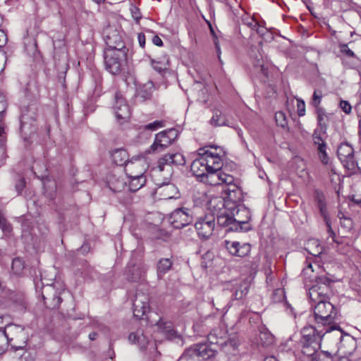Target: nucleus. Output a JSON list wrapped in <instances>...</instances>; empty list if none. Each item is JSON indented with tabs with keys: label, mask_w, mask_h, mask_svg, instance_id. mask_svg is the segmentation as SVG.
Here are the masks:
<instances>
[{
	"label": "nucleus",
	"mask_w": 361,
	"mask_h": 361,
	"mask_svg": "<svg viewBox=\"0 0 361 361\" xmlns=\"http://www.w3.org/2000/svg\"><path fill=\"white\" fill-rule=\"evenodd\" d=\"M318 324L314 326L319 339L327 343L329 347L335 346L338 351L343 354H350L355 348V341L349 334H344L340 327L336 325L326 324L329 317H314Z\"/></svg>",
	"instance_id": "f257e3e1"
},
{
	"label": "nucleus",
	"mask_w": 361,
	"mask_h": 361,
	"mask_svg": "<svg viewBox=\"0 0 361 361\" xmlns=\"http://www.w3.org/2000/svg\"><path fill=\"white\" fill-rule=\"evenodd\" d=\"M184 155L178 151H170L161 157L157 163V169L159 172L166 171L168 176L164 178V182L157 183L160 188V193L164 199H173L178 197V190L177 187L169 183L170 178L173 173L172 166H184L185 164Z\"/></svg>",
	"instance_id": "f03ea898"
},
{
	"label": "nucleus",
	"mask_w": 361,
	"mask_h": 361,
	"mask_svg": "<svg viewBox=\"0 0 361 361\" xmlns=\"http://www.w3.org/2000/svg\"><path fill=\"white\" fill-rule=\"evenodd\" d=\"M250 219V211L243 204L234 207L233 210H222L216 216L217 224L228 228L230 231L246 232L251 230Z\"/></svg>",
	"instance_id": "7ed1b4c3"
},
{
	"label": "nucleus",
	"mask_w": 361,
	"mask_h": 361,
	"mask_svg": "<svg viewBox=\"0 0 361 361\" xmlns=\"http://www.w3.org/2000/svg\"><path fill=\"white\" fill-rule=\"evenodd\" d=\"M135 160V162L127 164L125 168L126 173L129 178L128 190L133 192L142 188L147 182L142 161L139 159Z\"/></svg>",
	"instance_id": "20e7f679"
},
{
	"label": "nucleus",
	"mask_w": 361,
	"mask_h": 361,
	"mask_svg": "<svg viewBox=\"0 0 361 361\" xmlns=\"http://www.w3.org/2000/svg\"><path fill=\"white\" fill-rule=\"evenodd\" d=\"M215 353L207 343H199L186 348L178 361H213Z\"/></svg>",
	"instance_id": "39448f33"
},
{
	"label": "nucleus",
	"mask_w": 361,
	"mask_h": 361,
	"mask_svg": "<svg viewBox=\"0 0 361 361\" xmlns=\"http://www.w3.org/2000/svg\"><path fill=\"white\" fill-rule=\"evenodd\" d=\"M311 329L312 334H305L303 332L301 340V352L302 354L300 357L301 361H318L317 353L321 347V339L317 337L314 328L312 327ZM305 331L306 329H304V331Z\"/></svg>",
	"instance_id": "423d86ee"
},
{
	"label": "nucleus",
	"mask_w": 361,
	"mask_h": 361,
	"mask_svg": "<svg viewBox=\"0 0 361 361\" xmlns=\"http://www.w3.org/2000/svg\"><path fill=\"white\" fill-rule=\"evenodd\" d=\"M128 49H105L104 64L106 71L112 75H119L127 60Z\"/></svg>",
	"instance_id": "0eeeda50"
},
{
	"label": "nucleus",
	"mask_w": 361,
	"mask_h": 361,
	"mask_svg": "<svg viewBox=\"0 0 361 361\" xmlns=\"http://www.w3.org/2000/svg\"><path fill=\"white\" fill-rule=\"evenodd\" d=\"M177 137V132L175 129L163 130L155 135L154 142L147 150L148 154L160 153L169 147Z\"/></svg>",
	"instance_id": "6e6552de"
},
{
	"label": "nucleus",
	"mask_w": 361,
	"mask_h": 361,
	"mask_svg": "<svg viewBox=\"0 0 361 361\" xmlns=\"http://www.w3.org/2000/svg\"><path fill=\"white\" fill-rule=\"evenodd\" d=\"M215 226L216 217L211 212L199 216L195 224L197 235L202 239H208L213 234Z\"/></svg>",
	"instance_id": "1a4fd4ad"
},
{
	"label": "nucleus",
	"mask_w": 361,
	"mask_h": 361,
	"mask_svg": "<svg viewBox=\"0 0 361 361\" xmlns=\"http://www.w3.org/2000/svg\"><path fill=\"white\" fill-rule=\"evenodd\" d=\"M337 156L343 166L351 171V173H355L360 171L358 163L354 159L353 148L349 144L341 143L337 149Z\"/></svg>",
	"instance_id": "9d476101"
},
{
	"label": "nucleus",
	"mask_w": 361,
	"mask_h": 361,
	"mask_svg": "<svg viewBox=\"0 0 361 361\" xmlns=\"http://www.w3.org/2000/svg\"><path fill=\"white\" fill-rule=\"evenodd\" d=\"M226 197L224 200L223 210L231 209L233 210L234 207L242 204L241 202L243 199V192L238 187L235 180L233 183L227 184L226 188L224 190Z\"/></svg>",
	"instance_id": "9b49d317"
},
{
	"label": "nucleus",
	"mask_w": 361,
	"mask_h": 361,
	"mask_svg": "<svg viewBox=\"0 0 361 361\" xmlns=\"http://www.w3.org/2000/svg\"><path fill=\"white\" fill-rule=\"evenodd\" d=\"M115 104L114 111L117 121L122 124L127 122L131 115V111L126 99L120 92H117L114 96Z\"/></svg>",
	"instance_id": "f8f14e48"
},
{
	"label": "nucleus",
	"mask_w": 361,
	"mask_h": 361,
	"mask_svg": "<svg viewBox=\"0 0 361 361\" xmlns=\"http://www.w3.org/2000/svg\"><path fill=\"white\" fill-rule=\"evenodd\" d=\"M192 212L185 207L177 208L171 214L170 222L175 228H182L192 222Z\"/></svg>",
	"instance_id": "ddd939ff"
},
{
	"label": "nucleus",
	"mask_w": 361,
	"mask_h": 361,
	"mask_svg": "<svg viewBox=\"0 0 361 361\" xmlns=\"http://www.w3.org/2000/svg\"><path fill=\"white\" fill-rule=\"evenodd\" d=\"M201 181L211 185L222 184L226 185L227 184L233 183L235 178L233 176L225 173L222 169H220L209 171Z\"/></svg>",
	"instance_id": "4468645a"
},
{
	"label": "nucleus",
	"mask_w": 361,
	"mask_h": 361,
	"mask_svg": "<svg viewBox=\"0 0 361 361\" xmlns=\"http://www.w3.org/2000/svg\"><path fill=\"white\" fill-rule=\"evenodd\" d=\"M103 37L107 46L106 49H128L118 30L112 26H109L103 32Z\"/></svg>",
	"instance_id": "2eb2a0df"
},
{
	"label": "nucleus",
	"mask_w": 361,
	"mask_h": 361,
	"mask_svg": "<svg viewBox=\"0 0 361 361\" xmlns=\"http://www.w3.org/2000/svg\"><path fill=\"white\" fill-rule=\"evenodd\" d=\"M41 296L44 305L50 310L58 308L62 301L54 287L49 284L42 287Z\"/></svg>",
	"instance_id": "dca6fc26"
},
{
	"label": "nucleus",
	"mask_w": 361,
	"mask_h": 361,
	"mask_svg": "<svg viewBox=\"0 0 361 361\" xmlns=\"http://www.w3.org/2000/svg\"><path fill=\"white\" fill-rule=\"evenodd\" d=\"M3 300L4 298H0V308L9 307L13 309L17 313H25V310L27 307V303L23 293H12L11 294V300L8 302V304H4Z\"/></svg>",
	"instance_id": "f3484780"
},
{
	"label": "nucleus",
	"mask_w": 361,
	"mask_h": 361,
	"mask_svg": "<svg viewBox=\"0 0 361 361\" xmlns=\"http://www.w3.org/2000/svg\"><path fill=\"white\" fill-rule=\"evenodd\" d=\"M224 247L232 256L244 257L247 256L251 250V245L249 243H240L238 241H231L225 240Z\"/></svg>",
	"instance_id": "a211bd4d"
},
{
	"label": "nucleus",
	"mask_w": 361,
	"mask_h": 361,
	"mask_svg": "<svg viewBox=\"0 0 361 361\" xmlns=\"http://www.w3.org/2000/svg\"><path fill=\"white\" fill-rule=\"evenodd\" d=\"M200 154L204 158V162L209 171L222 169V160L221 156L216 152L209 149H200Z\"/></svg>",
	"instance_id": "6ab92c4d"
},
{
	"label": "nucleus",
	"mask_w": 361,
	"mask_h": 361,
	"mask_svg": "<svg viewBox=\"0 0 361 361\" xmlns=\"http://www.w3.org/2000/svg\"><path fill=\"white\" fill-rule=\"evenodd\" d=\"M315 201L317 202V207L319 209V212L321 216L323 217L324 221L328 228V232L329 233V236L333 239V240L336 243H338L334 238L336 237V234L334 231L331 228V221L329 216L328 215L326 204L325 202V198L323 194L317 192L315 196Z\"/></svg>",
	"instance_id": "aec40b11"
},
{
	"label": "nucleus",
	"mask_w": 361,
	"mask_h": 361,
	"mask_svg": "<svg viewBox=\"0 0 361 361\" xmlns=\"http://www.w3.org/2000/svg\"><path fill=\"white\" fill-rule=\"evenodd\" d=\"M150 312L149 298L147 295L137 293L133 302V315L144 316Z\"/></svg>",
	"instance_id": "412c9836"
},
{
	"label": "nucleus",
	"mask_w": 361,
	"mask_h": 361,
	"mask_svg": "<svg viewBox=\"0 0 361 361\" xmlns=\"http://www.w3.org/2000/svg\"><path fill=\"white\" fill-rule=\"evenodd\" d=\"M240 344L238 337L233 336L232 337H227L219 348L225 354L233 356L238 354Z\"/></svg>",
	"instance_id": "4be33fe9"
},
{
	"label": "nucleus",
	"mask_w": 361,
	"mask_h": 361,
	"mask_svg": "<svg viewBox=\"0 0 361 361\" xmlns=\"http://www.w3.org/2000/svg\"><path fill=\"white\" fill-rule=\"evenodd\" d=\"M129 341L133 344H137L141 350H146L148 346L154 349L155 345L149 341L142 331H137L136 333H131L128 336Z\"/></svg>",
	"instance_id": "5701e85b"
},
{
	"label": "nucleus",
	"mask_w": 361,
	"mask_h": 361,
	"mask_svg": "<svg viewBox=\"0 0 361 361\" xmlns=\"http://www.w3.org/2000/svg\"><path fill=\"white\" fill-rule=\"evenodd\" d=\"M226 327L219 326L213 329L207 335V341L210 344L221 346L222 343L228 337Z\"/></svg>",
	"instance_id": "b1692460"
},
{
	"label": "nucleus",
	"mask_w": 361,
	"mask_h": 361,
	"mask_svg": "<svg viewBox=\"0 0 361 361\" xmlns=\"http://www.w3.org/2000/svg\"><path fill=\"white\" fill-rule=\"evenodd\" d=\"M199 157L192 162L190 170L201 181L208 173L209 169L206 166L207 163L204 162V158L202 157L201 154H199Z\"/></svg>",
	"instance_id": "393cba45"
},
{
	"label": "nucleus",
	"mask_w": 361,
	"mask_h": 361,
	"mask_svg": "<svg viewBox=\"0 0 361 361\" xmlns=\"http://www.w3.org/2000/svg\"><path fill=\"white\" fill-rule=\"evenodd\" d=\"M153 331L164 334L167 336H173L175 333L173 324L168 317H160L159 320L152 326Z\"/></svg>",
	"instance_id": "a878e982"
},
{
	"label": "nucleus",
	"mask_w": 361,
	"mask_h": 361,
	"mask_svg": "<svg viewBox=\"0 0 361 361\" xmlns=\"http://www.w3.org/2000/svg\"><path fill=\"white\" fill-rule=\"evenodd\" d=\"M111 156L113 161L118 166H125L126 167L127 164L134 162L133 159H128V154L127 151L123 148H118L114 149Z\"/></svg>",
	"instance_id": "bb28decb"
},
{
	"label": "nucleus",
	"mask_w": 361,
	"mask_h": 361,
	"mask_svg": "<svg viewBox=\"0 0 361 361\" xmlns=\"http://www.w3.org/2000/svg\"><path fill=\"white\" fill-rule=\"evenodd\" d=\"M154 84L152 81L140 85L137 88L136 97L140 102H145L150 99L153 92Z\"/></svg>",
	"instance_id": "cd10ccee"
},
{
	"label": "nucleus",
	"mask_w": 361,
	"mask_h": 361,
	"mask_svg": "<svg viewBox=\"0 0 361 361\" xmlns=\"http://www.w3.org/2000/svg\"><path fill=\"white\" fill-rule=\"evenodd\" d=\"M314 308V316H331L334 307L327 301L318 300Z\"/></svg>",
	"instance_id": "c85d7f7f"
},
{
	"label": "nucleus",
	"mask_w": 361,
	"mask_h": 361,
	"mask_svg": "<svg viewBox=\"0 0 361 361\" xmlns=\"http://www.w3.org/2000/svg\"><path fill=\"white\" fill-rule=\"evenodd\" d=\"M329 291H326L324 289L323 287L316 285L312 286L310 289V298L313 302H317L318 300L327 301L328 293Z\"/></svg>",
	"instance_id": "c756f323"
},
{
	"label": "nucleus",
	"mask_w": 361,
	"mask_h": 361,
	"mask_svg": "<svg viewBox=\"0 0 361 361\" xmlns=\"http://www.w3.org/2000/svg\"><path fill=\"white\" fill-rule=\"evenodd\" d=\"M209 123L214 127L227 126L235 128L234 126L230 125L226 116L219 109H215L213 111V116L209 120Z\"/></svg>",
	"instance_id": "7c9ffc66"
},
{
	"label": "nucleus",
	"mask_w": 361,
	"mask_h": 361,
	"mask_svg": "<svg viewBox=\"0 0 361 361\" xmlns=\"http://www.w3.org/2000/svg\"><path fill=\"white\" fill-rule=\"evenodd\" d=\"M108 185L114 192H121L126 188V182L123 178L112 175L109 178Z\"/></svg>",
	"instance_id": "2f4dec72"
},
{
	"label": "nucleus",
	"mask_w": 361,
	"mask_h": 361,
	"mask_svg": "<svg viewBox=\"0 0 361 361\" xmlns=\"http://www.w3.org/2000/svg\"><path fill=\"white\" fill-rule=\"evenodd\" d=\"M151 64L153 68L159 73H161L167 69L169 66V58L167 55H164L161 58L152 59Z\"/></svg>",
	"instance_id": "473e14b6"
},
{
	"label": "nucleus",
	"mask_w": 361,
	"mask_h": 361,
	"mask_svg": "<svg viewBox=\"0 0 361 361\" xmlns=\"http://www.w3.org/2000/svg\"><path fill=\"white\" fill-rule=\"evenodd\" d=\"M259 341L263 346H269L274 343L275 338L273 334L264 326L259 329Z\"/></svg>",
	"instance_id": "72a5a7b5"
},
{
	"label": "nucleus",
	"mask_w": 361,
	"mask_h": 361,
	"mask_svg": "<svg viewBox=\"0 0 361 361\" xmlns=\"http://www.w3.org/2000/svg\"><path fill=\"white\" fill-rule=\"evenodd\" d=\"M173 262L169 258H161L157 264V275L159 278L163 277L172 267Z\"/></svg>",
	"instance_id": "f704fd0d"
},
{
	"label": "nucleus",
	"mask_w": 361,
	"mask_h": 361,
	"mask_svg": "<svg viewBox=\"0 0 361 361\" xmlns=\"http://www.w3.org/2000/svg\"><path fill=\"white\" fill-rule=\"evenodd\" d=\"M44 193L49 200H54L56 194V185L54 182H49V185H44Z\"/></svg>",
	"instance_id": "c9c22d12"
},
{
	"label": "nucleus",
	"mask_w": 361,
	"mask_h": 361,
	"mask_svg": "<svg viewBox=\"0 0 361 361\" xmlns=\"http://www.w3.org/2000/svg\"><path fill=\"white\" fill-rule=\"evenodd\" d=\"M129 272H131V276H128L129 280L137 281L143 276L145 271L139 267L133 266L132 270L129 269Z\"/></svg>",
	"instance_id": "e433bc0d"
},
{
	"label": "nucleus",
	"mask_w": 361,
	"mask_h": 361,
	"mask_svg": "<svg viewBox=\"0 0 361 361\" xmlns=\"http://www.w3.org/2000/svg\"><path fill=\"white\" fill-rule=\"evenodd\" d=\"M326 145L324 142H322V144H319V146L317 147L318 154L320 161L324 164H327L329 163V157L326 152Z\"/></svg>",
	"instance_id": "4c0bfd02"
},
{
	"label": "nucleus",
	"mask_w": 361,
	"mask_h": 361,
	"mask_svg": "<svg viewBox=\"0 0 361 361\" xmlns=\"http://www.w3.org/2000/svg\"><path fill=\"white\" fill-rule=\"evenodd\" d=\"M11 269L15 274L20 275L24 269L23 261L18 257L15 258L12 262Z\"/></svg>",
	"instance_id": "58836bf2"
},
{
	"label": "nucleus",
	"mask_w": 361,
	"mask_h": 361,
	"mask_svg": "<svg viewBox=\"0 0 361 361\" xmlns=\"http://www.w3.org/2000/svg\"><path fill=\"white\" fill-rule=\"evenodd\" d=\"M276 123L283 128L288 127V122L285 114L283 111H278L275 114Z\"/></svg>",
	"instance_id": "ea45409f"
},
{
	"label": "nucleus",
	"mask_w": 361,
	"mask_h": 361,
	"mask_svg": "<svg viewBox=\"0 0 361 361\" xmlns=\"http://www.w3.org/2000/svg\"><path fill=\"white\" fill-rule=\"evenodd\" d=\"M286 298L285 291L283 288H276L273 291L271 300L274 302H280Z\"/></svg>",
	"instance_id": "a19ab883"
},
{
	"label": "nucleus",
	"mask_w": 361,
	"mask_h": 361,
	"mask_svg": "<svg viewBox=\"0 0 361 361\" xmlns=\"http://www.w3.org/2000/svg\"><path fill=\"white\" fill-rule=\"evenodd\" d=\"M8 344V338L4 330L0 329V355L5 353Z\"/></svg>",
	"instance_id": "79ce46f5"
},
{
	"label": "nucleus",
	"mask_w": 361,
	"mask_h": 361,
	"mask_svg": "<svg viewBox=\"0 0 361 361\" xmlns=\"http://www.w3.org/2000/svg\"><path fill=\"white\" fill-rule=\"evenodd\" d=\"M338 217L341 221V226L346 230H350L353 228V221L348 217H345L341 212L338 213Z\"/></svg>",
	"instance_id": "37998d69"
},
{
	"label": "nucleus",
	"mask_w": 361,
	"mask_h": 361,
	"mask_svg": "<svg viewBox=\"0 0 361 361\" xmlns=\"http://www.w3.org/2000/svg\"><path fill=\"white\" fill-rule=\"evenodd\" d=\"M94 269L89 264H85L82 267V271L80 274L84 279H90L92 277V274Z\"/></svg>",
	"instance_id": "c03bdc74"
},
{
	"label": "nucleus",
	"mask_w": 361,
	"mask_h": 361,
	"mask_svg": "<svg viewBox=\"0 0 361 361\" xmlns=\"http://www.w3.org/2000/svg\"><path fill=\"white\" fill-rule=\"evenodd\" d=\"M317 281L318 284L323 286L322 287L324 289H325L326 291H329V286L331 283V280L329 278L324 276H321L317 278Z\"/></svg>",
	"instance_id": "a18cd8bd"
},
{
	"label": "nucleus",
	"mask_w": 361,
	"mask_h": 361,
	"mask_svg": "<svg viewBox=\"0 0 361 361\" xmlns=\"http://www.w3.org/2000/svg\"><path fill=\"white\" fill-rule=\"evenodd\" d=\"M340 51L348 57L355 56L354 52L348 47V44H342L340 45Z\"/></svg>",
	"instance_id": "49530a36"
},
{
	"label": "nucleus",
	"mask_w": 361,
	"mask_h": 361,
	"mask_svg": "<svg viewBox=\"0 0 361 361\" xmlns=\"http://www.w3.org/2000/svg\"><path fill=\"white\" fill-rule=\"evenodd\" d=\"M163 127V122L160 121H155L145 126V129L149 130H156Z\"/></svg>",
	"instance_id": "de8ad7c7"
},
{
	"label": "nucleus",
	"mask_w": 361,
	"mask_h": 361,
	"mask_svg": "<svg viewBox=\"0 0 361 361\" xmlns=\"http://www.w3.org/2000/svg\"><path fill=\"white\" fill-rule=\"evenodd\" d=\"M130 12H131V15H132V17L133 18V19L136 22H138L142 17L140 9L135 6H131Z\"/></svg>",
	"instance_id": "09e8293b"
},
{
	"label": "nucleus",
	"mask_w": 361,
	"mask_h": 361,
	"mask_svg": "<svg viewBox=\"0 0 361 361\" xmlns=\"http://www.w3.org/2000/svg\"><path fill=\"white\" fill-rule=\"evenodd\" d=\"M322 93L321 92H318L317 90H315L313 93V96H312V104L317 107L320 103H321V100H322Z\"/></svg>",
	"instance_id": "8fccbe9b"
},
{
	"label": "nucleus",
	"mask_w": 361,
	"mask_h": 361,
	"mask_svg": "<svg viewBox=\"0 0 361 361\" xmlns=\"http://www.w3.org/2000/svg\"><path fill=\"white\" fill-rule=\"evenodd\" d=\"M260 74L262 75V78H261L262 81L267 83L269 80V71L268 68L264 65H262L260 67Z\"/></svg>",
	"instance_id": "3c124183"
},
{
	"label": "nucleus",
	"mask_w": 361,
	"mask_h": 361,
	"mask_svg": "<svg viewBox=\"0 0 361 361\" xmlns=\"http://www.w3.org/2000/svg\"><path fill=\"white\" fill-rule=\"evenodd\" d=\"M341 109L345 113L350 114L352 109L351 105L348 101L341 100L340 102Z\"/></svg>",
	"instance_id": "603ef678"
},
{
	"label": "nucleus",
	"mask_w": 361,
	"mask_h": 361,
	"mask_svg": "<svg viewBox=\"0 0 361 361\" xmlns=\"http://www.w3.org/2000/svg\"><path fill=\"white\" fill-rule=\"evenodd\" d=\"M244 23L250 27L252 30L255 29L258 26V23L252 18H247L243 20Z\"/></svg>",
	"instance_id": "864d4df0"
},
{
	"label": "nucleus",
	"mask_w": 361,
	"mask_h": 361,
	"mask_svg": "<svg viewBox=\"0 0 361 361\" xmlns=\"http://www.w3.org/2000/svg\"><path fill=\"white\" fill-rule=\"evenodd\" d=\"M326 117L325 113L322 110L318 111L317 121L319 125L322 127H326V123H324V118Z\"/></svg>",
	"instance_id": "5fc2aeb1"
},
{
	"label": "nucleus",
	"mask_w": 361,
	"mask_h": 361,
	"mask_svg": "<svg viewBox=\"0 0 361 361\" xmlns=\"http://www.w3.org/2000/svg\"><path fill=\"white\" fill-rule=\"evenodd\" d=\"M16 190L18 195L21 193L24 188L25 187V181L23 178H20L16 184Z\"/></svg>",
	"instance_id": "6e6d98bb"
},
{
	"label": "nucleus",
	"mask_w": 361,
	"mask_h": 361,
	"mask_svg": "<svg viewBox=\"0 0 361 361\" xmlns=\"http://www.w3.org/2000/svg\"><path fill=\"white\" fill-rule=\"evenodd\" d=\"M305 114V102L298 101V114L299 116H303Z\"/></svg>",
	"instance_id": "4d7b16f0"
},
{
	"label": "nucleus",
	"mask_w": 361,
	"mask_h": 361,
	"mask_svg": "<svg viewBox=\"0 0 361 361\" xmlns=\"http://www.w3.org/2000/svg\"><path fill=\"white\" fill-rule=\"evenodd\" d=\"M247 288L245 287L244 290H241L240 292L238 290H236L235 293L233 294V296L235 300L241 299L244 295H245L247 293Z\"/></svg>",
	"instance_id": "13d9d810"
},
{
	"label": "nucleus",
	"mask_w": 361,
	"mask_h": 361,
	"mask_svg": "<svg viewBox=\"0 0 361 361\" xmlns=\"http://www.w3.org/2000/svg\"><path fill=\"white\" fill-rule=\"evenodd\" d=\"M7 42V36L6 33L0 29V47H4Z\"/></svg>",
	"instance_id": "bf43d9fd"
},
{
	"label": "nucleus",
	"mask_w": 361,
	"mask_h": 361,
	"mask_svg": "<svg viewBox=\"0 0 361 361\" xmlns=\"http://www.w3.org/2000/svg\"><path fill=\"white\" fill-rule=\"evenodd\" d=\"M313 140L314 143L317 145L318 147L319 146V144H322V142H324L320 135L317 134L316 132L313 134Z\"/></svg>",
	"instance_id": "052dcab7"
},
{
	"label": "nucleus",
	"mask_w": 361,
	"mask_h": 361,
	"mask_svg": "<svg viewBox=\"0 0 361 361\" xmlns=\"http://www.w3.org/2000/svg\"><path fill=\"white\" fill-rule=\"evenodd\" d=\"M138 42L141 47H144L145 45V36L143 33L138 34L137 36Z\"/></svg>",
	"instance_id": "680f3d73"
},
{
	"label": "nucleus",
	"mask_w": 361,
	"mask_h": 361,
	"mask_svg": "<svg viewBox=\"0 0 361 361\" xmlns=\"http://www.w3.org/2000/svg\"><path fill=\"white\" fill-rule=\"evenodd\" d=\"M152 42L154 44L158 46V47H161L163 46V41L161 40V39L157 36V35H155L152 38Z\"/></svg>",
	"instance_id": "e2e57ef3"
},
{
	"label": "nucleus",
	"mask_w": 361,
	"mask_h": 361,
	"mask_svg": "<svg viewBox=\"0 0 361 361\" xmlns=\"http://www.w3.org/2000/svg\"><path fill=\"white\" fill-rule=\"evenodd\" d=\"M255 30H256V32L259 34V35H264V32H266V28H264V27H262L260 26L259 24H258V26H257L255 27V29H254Z\"/></svg>",
	"instance_id": "0e129e2a"
},
{
	"label": "nucleus",
	"mask_w": 361,
	"mask_h": 361,
	"mask_svg": "<svg viewBox=\"0 0 361 361\" xmlns=\"http://www.w3.org/2000/svg\"><path fill=\"white\" fill-rule=\"evenodd\" d=\"M193 329L194 331L197 332L198 335H201L203 333V331L200 329V325L198 323L194 324Z\"/></svg>",
	"instance_id": "69168bd1"
},
{
	"label": "nucleus",
	"mask_w": 361,
	"mask_h": 361,
	"mask_svg": "<svg viewBox=\"0 0 361 361\" xmlns=\"http://www.w3.org/2000/svg\"><path fill=\"white\" fill-rule=\"evenodd\" d=\"M307 266L303 269L302 271L305 274H307V271L309 269H311L312 271L313 270L312 269V264L309 262L308 261H306Z\"/></svg>",
	"instance_id": "338daca9"
},
{
	"label": "nucleus",
	"mask_w": 361,
	"mask_h": 361,
	"mask_svg": "<svg viewBox=\"0 0 361 361\" xmlns=\"http://www.w3.org/2000/svg\"><path fill=\"white\" fill-rule=\"evenodd\" d=\"M264 361H279L274 356H267L264 358Z\"/></svg>",
	"instance_id": "774afa93"
}]
</instances>
